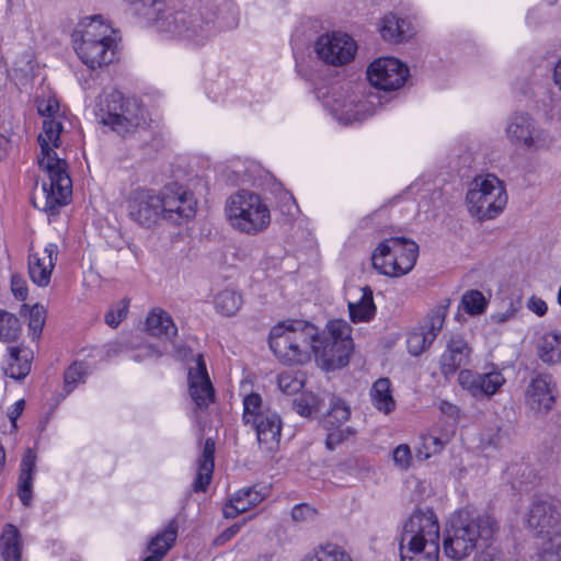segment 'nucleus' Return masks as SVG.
<instances>
[{
	"label": "nucleus",
	"mask_w": 561,
	"mask_h": 561,
	"mask_svg": "<svg viewBox=\"0 0 561 561\" xmlns=\"http://www.w3.org/2000/svg\"><path fill=\"white\" fill-rule=\"evenodd\" d=\"M38 114L44 118L43 131L38 135L41 156L39 167L47 173L48 182L42 185L45 195L44 209L50 214L59 211L60 207L70 202L72 194V181L68 174V164L55 152L59 147L61 122L56 117L59 111L58 101L54 98L37 100Z\"/></svg>",
	"instance_id": "obj_1"
},
{
	"label": "nucleus",
	"mask_w": 561,
	"mask_h": 561,
	"mask_svg": "<svg viewBox=\"0 0 561 561\" xmlns=\"http://www.w3.org/2000/svg\"><path fill=\"white\" fill-rule=\"evenodd\" d=\"M131 11L169 39L199 47L216 33L213 19L198 9L168 4L164 0H133Z\"/></svg>",
	"instance_id": "obj_2"
},
{
	"label": "nucleus",
	"mask_w": 561,
	"mask_h": 561,
	"mask_svg": "<svg viewBox=\"0 0 561 561\" xmlns=\"http://www.w3.org/2000/svg\"><path fill=\"white\" fill-rule=\"evenodd\" d=\"M128 217L144 228L161 221L181 225L196 214L197 202L190 191L179 184L164 186L158 194L137 187L125 199Z\"/></svg>",
	"instance_id": "obj_3"
},
{
	"label": "nucleus",
	"mask_w": 561,
	"mask_h": 561,
	"mask_svg": "<svg viewBox=\"0 0 561 561\" xmlns=\"http://www.w3.org/2000/svg\"><path fill=\"white\" fill-rule=\"evenodd\" d=\"M73 48L90 69L113 62L117 54V34L100 15L87 16L71 34Z\"/></svg>",
	"instance_id": "obj_4"
},
{
	"label": "nucleus",
	"mask_w": 561,
	"mask_h": 561,
	"mask_svg": "<svg viewBox=\"0 0 561 561\" xmlns=\"http://www.w3.org/2000/svg\"><path fill=\"white\" fill-rule=\"evenodd\" d=\"M496 530V520L489 514L460 511L450 519L443 542L444 552L453 560H462L478 547L486 546Z\"/></svg>",
	"instance_id": "obj_5"
},
{
	"label": "nucleus",
	"mask_w": 561,
	"mask_h": 561,
	"mask_svg": "<svg viewBox=\"0 0 561 561\" xmlns=\"http://www.w3.org/2000/svg\"><path fill=\"white\" fill-rule=\"evenodd\" d=\"M317 327L304 320H285L271 329L268 345L276 358L287 365H304L311 359Z\"/></svg>",
	"instance_id": "obj_6"
},
{
	"label": "nucleus",
	"mask_w": 561,
	"mask_h": 561,
	"mask_svg": "<svg viewBox=\"0 0 561 561\" xmlns=\"http://www.w3.org/2000/svg\"><path fill=\"white\" fill-rule=\"evenodd\" d=\"M351 327L344 320H331L325 329L312 339L311 356L325 370L342 368L348 364L353 351Z\"/></svg>",
	"instance_id": "obj_7"
},
{
	"label": "nucleus",
	"mask_w": 561,
	"mask_h": 561,
	"mask_svg": "<svg viewBox=\"0 0 561 561\" xmlns=\"http://www.w3.org/2000/svg\"><path fill=\"white\" fill-rule=\"evenodd\" d=\"M98 117L103 125L125 135L145 124L146 111L135 98L124 95L113 89L99 96Z\"/></svg>",
	"instance_id": "obj_8"
},
{
	"label": "nucleus",
	"mask_w": 561,
	"mask_h": 561,
	"mask_svg": "<svg viewBox=\"0 0 561 561\" xmlns=\"http://www.w3.org/2000/svg\"><path fill=\"white\" fill-rule=\"evenodd\" d=\"M226 214L232 228L250 236L264 231L271 224V211L266 203L259 194L247 190L228 198Z\"/></svg>",
	"instance_id": "obj_9"
},
{
	"label": "nucleus",
	"mask_w": 561,
	"mask_h": 561,
	"mask_svg": "<svg viewBox=\"0 0 561 561\" xmlns=\"http://www.w3.org/2000/svg\"><path fill=\"white\" fill-rule=\"evenodd\" d=\"M242 420L255 431L259 447L263 453L270 456L278 449L282 434L280 416L263 404L259 393L252 392L244 397Z\"/></svg>",
	"instance_id": "obj_10"
},
{
	"label": "nucleus",
	"mask_w": 561,
	"mask_h": 561,
	"mask_svg": "<svg viewBox=\"0 0 561 561\" xmlns=\"http://www.w3.org/2000/svg\"><path fill=\"white\" fill-rule=\"evenodd\" d=\"M504 183L493 174L474 178L466 195L469 213L480 220L499 216L507 204Z\"/></svg>",
	"instance_id": "obj_11"
},
{
	"label": "nucleus",
	"mask_w": 561,
	"mask_h": 561,
	"mask_svg": "<svg viewBox=\"0 0 561 561\" xmlns=\"http://www.w3.org/2000/svg\"><path fill=\"white\" fill-rule=\"evenodd\" d=\"M419 245L407 238L393 237L378 244L371 255L374 268L382 275L400 277L415 265Z\"/></svg>",
	"instance_id": "obj_12"
},
{
	"label": "nucleus",
	"mask_w": 561,
	"mask_h": 561,
	"mask_svg": "<svg viewBox=\"0 0 561 561\" xmlns=\"http://www.w3.org/2000/svg\"><path fill=\"white\" fill-rule=\"evenodd\" d=\"M505 135L511 145L530 152L548 150L554 141L547 129L524 112H516L508 117Z\"/></svg>",
	"instance_id": "obj_13"
},
{
	"label": "nucleus",
	"mask_w": 561,
	"mask_h": 561,
	"mask_svg": "<svg viewBox=\"0 0 561 561\" xmlns=\"http://www.w3.org/2000/svg\"><path fill=\"white\" fill-rule=\"evenodd\" d=\"M400 543L439 546V524L433 511H415L404 523Z\"/></svg>",
	"instance_id": "obj_14"
},
{
	"label": "nucleus",
	"mask_w": 561,
	"mask_h": 561,
	"mask_svg": "<svg viewBox=\"0 0 561 561\" xmlns=\"http://www.w3.org/2000/svg\"><path fill=\"white\" fill-rule=\"evenodd\" d=\"M357 50L355 41L347 34L334 32L321 35L316 42V53L325 64L342 66L350 62Z\"/></svg>",
	"instance_id": "obj_15"
},
{
	"label": "nucleus",
	"mask_w": 561,
	"mask_h": 561,
	"mask_svg": "<svg viewBox=\"0 0 561 561\" xmlns=\"http://www.w3.org/2000/svg\"><path fill=\"white\" fill-rule=\"evenodd\" d=\"M408 76V67L391 57L375 60L367 70V78L371 85L385 91L400 89L407 81Z\"/></svg>",
	"instance_id": "obj_16"
},
{
	"label": "nucleus",
	"mask_w": 561,
	"mask_h": 561,
	"mask_svg": "<svg viewBox=\"0 0 561 561\" xmlns=\"http://www.w3.org/2000/svg\"><path fill=\"white\" fill-rule=\"evenodd\" d=\"M460 387L476 399L494 396L505 383L503 374L495 367L489 371L462 369L458 374Z\"/></svg>",
	"instance_id": "obj_17"
},
{
	"label": "nucleus",
	"mask_w": 561,
	"mask_h": 561,
	"mask_svg": "<svg viewBox=\"0 0 561 561\" xmlns=\"http://www.w3.org/2000/svg\"><path fill=\"white\" fill-rule=\"evenodd\" d=\"M560 502L553 497L536 499L529 510L528 526L537 530L538 537L550 535L560 522Z\"/></svg>",
	"instance_id": "obj_18"
},
{
	"label": "nucleus",
	"mask_w": 561,
	"mask_h": 561,
	"mask_svg": "<svg viewBox=\"0 0 561 561\" xmlns=\"http://www.w3.org/2000/svg\"><path fill=\"white\" fill-rule=\"evenodd\" d=\"M557 393L556 383L549 374L533 377L525 391V404L535 413H547L552 409Z\"/></svg>",
	"instance_id": "obj_19"
},
{
	"label": "nucleus",
	"mask_w": 561,
	"mask_h": 561,
	"mask_svg": "<svg viewBox=\"0 0 561 561\" xmlns=\"http://www.w3.org/2000/svg\"><path fill=\"white\" fill-rule=\"evenodd\" d=\"M58 257V247L48 243L42 253H30L27 265L31 280L39 287L48 286Z\"/></svg>",
	"instance_id": "obj_20"
},
{
	"label": "nucleus",
	"mask_w": 561,
	"mask_h": 561,
	"mask_svg": "<svg viewBox=\"0 0 561 561\" xmlns=\"http://www.w3.org/2000/svg\"><path fill=\"white\" fill-rule=\"evenodd\" d=\"M188 389L192 400L199 408L207 407L214 399V387L202 355L188 370Z\"/></svg>",
	"instance_id": "obj_21"
},
{
	"label": "nucleus",
	"mask_w": 561,
	"mask_h": 561,
	"mask_svg": "<svg viewBox=\"0 0 561 561\" xmlns=\"http://www.w3.org/2000/svg\"><path fill=\"white\" fill-rule=\"evenodd\" d=\"M471 347L468 342L458 334L450 336L446 350L440 356V373L445 378L453 376L462 365L469 362Z\"/></svg>",
	"instance_id": "obj_22"
},
{
	"label": "nucleus",
	"mask_w": 561,
	"mask_h": 561,
	"mask_svg": "<svg viewBox=\"0 0 561 561\" xmlns=\"http://www.w3.org/2000/svg\"><path fill=\"white\" fill-rule=\"evenodd\" d=\"M266 496L265 488L250 486L237 491L224 506V515L227 518H234L260 504Z\"/></svg>",
	"instance_id": "obj_23"
},
{
	"label": "nucleus",
	"mask_w": 561,
	"mask_h": 561,
	"mask_svg": "<svg viewBox=\"0 0 561 561\" xmlns=\"http://www.w3.org/2000/svg\"><path fill=\"white\" fill-rule=\"evenodd\" d=\"M32 359L31 350L21 346L9 347L3 366L4 374L15 380L24 379L31 371Z\"/></svg>",
	"instance_id": "obj_24"
},
{
	"label": "nucleus",
	"mask_w": 561,
	"mask_h": 561,
	"mask_svg": "<svg viewBox=\"0 0 561 561\" xmlns=\"http://www.w3.org/2000/svg\"><path fill=\"white\" fill-rule=\"evenodd\" d=\"M215 442L207 438L197 459V471L193 482L194 492H205L214 472Z\"/></svg>",
	"instance_id": "obj_25"
},
{
	"label": "nucleus",
	"mask_w": 561,
	"mask_h": 561,
	"mask_svg": "<svg viewBox=\"0 0 561 561\" xmlns=\"http://www.w3.org/2000/svg\"><path fill=\"white\" fill-rule=\"evenodd\" d=\"M35 465L36 455L31 448H27L21 461L18 485V495L24 506H30L32 502Z\"/></svg>",
	"instance_id": "obj_26"
},
{
	"label": "nucleus",
	"mask_w": 561,
	"mask_h": 561,
	"mask_svg": "<svg viewBox=\"0 0 561 561\" xmlns=\"http://www.w3.org/2000/svg\"><path fill=\"white\" fill-rule=\"evenodd\" d=\"M147 331L159 337L171 340L178 333V328L174 324L171 316L161 308H153L146 319Z\"/></svg>",
	"instance_id": "obj_27"
},
{
	"label": "nucleus",
	"mask_w": 561,
	"mask_h": 561,
	"mask_svg": "<svg viewBox=\"0 0 561 561\" xmlns=\"http://www.w3.org/2000/svg\"><path fill=\"white\" fill-rule=\"evenodd\" d=\"M179 524L175 518L169 520L168 525L148 542L147 550L150 557H157L160 561L174 545L178 537Z\"/></svg>",
	"instance_id": "obj_28"
},
{
	"label": "nucleus",
	"mask_w": 561,
	"mask_h": 561,
	"mask_svg": "<svg viewBox=\"0 0 561 561\" xmlns=\"http://www.w3.org/2000/svg\"><path fill=\"white\" fill-rule=\"evenodd\" d=\"M22 539L19 529L7 524L0 536V554L4 561H21L22 558Z\"/></svg>",
	"instance_id": "obj_29"
},
{
	"label": "nucleus",
	"mask_w": 561,
	"mask_h": 561,
	"mask_svg": "<svg viewBox=\"0 0 561 561\" xmlns=\"http://www.w3.org/2000/svg\"><path fill=\"white\" fill-rule=\"evenodd\" d=\"M360 298L355 301H348L350 318L353 322H368L376 312V306L373 299V290L365 286L360 288Z\"/></svg>",
	"instance_id": "obj_30"
},
{
	"label": "nucleus",
	"mask_w": 561,
	"mask_h": 561,
	"mask_svg": "<svg viewBox=\"0 0 561 561\" xmlns=\"http://www.w3.org/2000/svg\"><path fill=\"white\" fill-rule=\"evenodd\" d=\"M370 398L373 405L385 414H389L396 409L389 378H379L374 382L370 389Z\"/></svg>",
	"instance_id": "obj_31"
},
{
	"label": "nucleus",
	"mask_w": 561,
	"mask_h": 561,
	"mask_svg": "<svg viewBox=\"0 0 561 561\" xmlns=\"http://www.w3.org/2000/svg\"><path fill=\"white\" fill-rule=\"evenodd\" d=\"M380 34L385 41L399 43L408 39L410 34V23L394 14H387L380 25Z\"/></svg>",
	"instance_id": "obj_32"
},
{
	"label": "nucleus",
	"mask_w": 561,
	"mask_h": 561,
	"mask_svg": "<svg viewBox=\"0 0 561 561\" xmlns=\"http://www.w3.org/2000/svg\"><path fill=\"white\" fill-rule=\"evenodd\" d=\"M450 300L443 299L435 307H433L425 316L420 329L426 334H433V341L436 340L437 335L442 331L445 319L448 313Z\"/></svg>",
	"instance_id": "obj_33"
},
{
	"label": "nucleus",
	"mask_w": 561,
	"mask_h": 561,
	"mask_svg": "<svg viewBox=\"0 0 561 561\" xmlns=\"http://www.w3.org/2000/svg\"><path fill=\"white\" fill-rule=\"evenodd\" d=\"M538 350L542 362L548 364L561 362V332L546 333L540 340Z\"/></svg>",
	"instance_id": "obj_34"
},
{
	"label": "nucleus",
	"mask_w": 561,
	"mask_h": 561,
	"mask_svg": "<svg viewBox=\"0 0 561 561\" xmlns=\"http://www.w3.org/2000/svg\"><path fill=\"white\" fill-rule=\"evenodd\" d=\"M439 546L400 543L401 561H438Z\"/></svg>",
	"instance_id": "obj_35"
},
{
	"label": "nucleus",
	"mask_w": 561,
	"mask_h": 561,
	"mask_svg": "<svg viewBox=\"0 0 561 561\" xmlns=\"http://www.w3.org/2000/svg\"><path fill=\"white\" fill-rule=\"evenodd\" d=\"M302 561H353L348 552L335 543L320 545L305 556Z\"/></svg>",
	"instance_id": "obj_36"
},
{
	"label": "nucleus",
	"mask_w": 561,
	"mask_h": 561,
	"mask_svg": "<svg viewBox=\"0 0 561 561\" xmlns=\"http://www.w3.org/2000/svg\"><path fill=\"white\" fill-rule=\"evenodd\" d=\"M242 302L241 295L232 289L221 290L214 300L216 310L225 317L234 316L240 310Z\"/></svg>",
	"instance_id": "obj_37"
},
{
	"label": "nucleus",
	"mask_w": 561,
	"mask_h": 561,
	"mask_svg": "<svg viewBox=\"0 0 561 561\" xmlns=\"http://www.w3.org/2000/svg\"><path fill=\"white\" fill-rule=\"evenodd\" d=\"M447 443V437L442 438L432 433L423 434L420 436V443L416 448V457L420 460H426L431 456L440 453Z\"/></svg>",
	"instance_id": "obj_38"
},
{
	"label": "nucleus",
	"mask_w": 561,
	"mask_h": 561,
	"mask_svg": "<svg viewBox=\"0 0 561 561\" xmlns=\"http://www.w3.org/2000/svg\"><path fill=\"white\" fill-rule=\"evenodd\" d=\"M22 332L19 318L8 311L0 310V341L4 343L14 342Z\"/></svg>",
	"instance_id": "obj_39"
},
{
	"label": "nucleus",
	"mask_w": 561,
	"mask_h": 561,
	"mask_svg": "<svg viewBox=\"0 0 561 561\" xmlns=\"http://www.w3.org/2000/svg\"><path fill=\"white\" fill-rule=\"evenodd\" d=\"M351 416V409L346 402L335 396H331L330 411L324 420L325 426H341Z\"/></svg>",
	"instance_id": "obj_40"
},
{
	"label": "nucleus",
	"mask_w": 561,
	"mask_h": 561,
	"mask_svg": "<svg viewBox=\"0 0 561 561\" xmlns=\"http://www.w3.org/2000/svg\"><path fill=\"white\" fill-rule=\"evenodd\" d=\"M540 557L542 561H561V533L551 531L541 537Z\"/></svg>",
	"instance_id": "obj_41"
},
{
	"label": "nucleus",
	"mask_w": 561,
	"mask_h": 561,
	"mask_svg": "<svg viewBox=\"0 0 561 561\" xmlns=\"http://www.w3.org/2000/svg\"><path fill=\"white\" fill-rule=\"evenodd\" d=\"M279 390L286 394L299 392L305 386V379L301 374L283 371L277 377Z\"/></svg>",
	"instance_id": "obj_42"
},
{
	"label": "nucleus",
	"mask_w": 561,
	"mask_h": 561,
	"mask_svg": "<svg viewBox=\"0 0 561 561\" xmlns=\"http://www.w3.org/2000/svg\"><path fill=\"white\" fill-rule=\"evenodd\" d=\"M461 305L467 313L476 316L485 310L486 300L481 291L469 290L463 294Z\"/></svg>",
	"instance_id": "obj_43"
},
{
	"label": "nucleus",
	"mask_w": 561,
	"mask_h": 561,
	"mask_svg": "<svg viewBox=\"0 0 561 561\" xmlns=\"http://www.w3.org/2000/svg\"><path fill=\"white\" fill-rule=\"evenodd\" d=\"M433 334H426L421 329L411 332L407 340L409 353L417 356L433 344Z\"/></svg>",
	"instance_id": "obj_44"
},
{
	"label": "nucleus",
	"mask_w": 561,
	"mask_h": 561,
	"mask_svg": "<svg viewBox=\"0 0 561 561\" xmlns=\"http://www.w3.org/2000/svg\"><path fill=\"white\" fill-rule=\"evenodd\" d=\"M85 375L87 366L83 363L75 362L70 365L64 375L66 392L70 393L80 381H83Z\"/></svg>",
	"instance_id": "obj_45"
},
{
	"label": "nucleus",
	"mask_w": 561,
	"mask_h": 561,
	"mask_svg": "<svg viewBox=\"0 0 561 561\" xmlns=\"http://www.w3.org/2000/svg\"><path fill=\"white\" fill-rule=\"evenodd\" d=\"M364 107L365 104H355L352 100L347 104L345 103L342 107H335L334 111L340 121H343L345 124H351L364 118V115L362 114V110Z\"/></svg>",
	"instance_id": "obj_46"
},
{
	"label": "nucleus",
	"mask_w": 561,
	"mask_h": 561,
	"mask_svg": "<svg viewBox=\"0 0 561 561\" xmlns=\"http://www.w3.org/2000/svg\"><path fill=\"white\" fill-rule=\"evenodd\" d=\"M329 433L325 438V446L329 450H334L337 446H340L345 440L350 439L355 435V431L347 426H333V428H328Z\"/></svg>",
	"instance_id": "obj_47"
},
{
	"label": "nucleus",
	"mask_w": 561,
	"mask_h": 561,
	"mask_svg": "<svg viewBox=\"0 0 561 561\" xmlns=\"http://www.w3.org/2000/svg\"><path fill=\"white\" fill-rule=\"evenodd\" d=\"M319 400L316 396L308 393L302 394L293 402V409L300 416L308 417L313 411L318 410Z\"/></svg>",
	"instance_id": "obj_48"
},
{
	"label": "nucleus",
	"mask_w": 561,
	"mask_h": 561,
	"mask_svg": "<svg viewBox=\"0 0 561 561\" xmlns=\"http://www.w3.org/2000/svg\"><path fill=\"white\" fill-rule=\"evenodd\" d=\"M46 320V310L43 306L35 305L30 310L28 318V330L32 339H36L41 335Z\"/></svg>",
	"instance_id": "obj_49"
},
{
	"label": "nucleus",
	"mask_w": 561,
	"mask_h": 561,
	"mask_svg": "<svg viewBox=\"0 0 561 561\" xmlns=\"http://www.w3.org/2000/svg\"><path fill=\"white\" fill-rule=\"evenodd\" d=\"M129 300L123 299L119 304L108 310L105 314V322L111 328H116L128 313Z\"/></svg>",
	"instance_id": "obj_50"
},
{
	"label": "nucleus",
	"mask_w": 561,
	"mask_h": 561,
	"mask_svg": "<svg viewBox=\"0 0 561 561\" xmlns=\"http://www.w3.org/2000/svg\"><path fill=\"white\" fill-rule=\"evenodd\" d=\"M392 459L397 467L407 470L412 461L411 449L407 444L397 446L392 453Z\"/></svg>",
	"instance_id": "obj_51"
},
{
	"label": "nucleus",
	"mask_w": 561,
	"mask_h": 561,
	"mask_svg": "<svg viewBox=\"0 0 561 561\" xmlns=\"http://www.w3.org/2000/svg\"><path fill=\"white\" fill-rule=\"evenodd\" d=\"M317 511L306 503L297 504L291 510V518L297 523L313 520Z\"/></svg>",
	"instance_id": "obj_52"
},
{
	"label": "nucleus",
	"mask_w": 561,
	"mask_h": 561,
	"mask_svg": "<svg viewBox=\"0 0 561 561\" xmlns=\"http://www.w3.org/2000/svg\"><path fill=\"white\" fill-rule=\"evenodd\" d=\"M162 355V352L151 344H146L140 346L136 353L133 355V358L137 362H141L145 359L158 358Z\"/></svg>",
	"instance_id": "obj_53"
},
{
	"label": "nucleus",
	"mask_w": 561,
	"mask_h": 561,
	"mask_svg": "<svg viewBox=\"0 0 561 561\" xmlns=\"http://www.w3.org/2000/svg\"><path fill=\"white\" fill-rule=\"evenodd\" d=\"M11 290L13 296L19 300H25L27 297V287L25 280L20 275H12Z\"/></svg>",
	"instance_id": "obj_54"
},
{
	"label": "nucleus",
	"mask_w": 561,
	"mask_h": 561,
	"mask_svg": "<svg viewBox=\"0 0 561 561\" xmlns=\"http://www.w3.org/2000/svg\"><path fill=\"white\" fill-rule=\"evenodd\" d=\"M527 308L538 317H542L547 313L548 306L545 300L536 296H531L527 301Z\"/></svg>",
	"instance_id": "obj_55"
},
{
	"label": "nucleus",
	"mask_w": 561,
	"mask_h": 561,
	"mask_svg": "<svg viewBox=\"0 0 561 561\" xmlns=\"http://www.w3.org/2000/svg\"><path fill=\"white\" fill-rule=\"evenodd\" d=\"M438 409L440 412L449 417L457 419L459 415V409L457 405L448 402L446 400H442L438 403Z\"/></svg>",
	"instance_id": "obj_56"
},
{
	"label": "nucleus",
	"mask_w": 561,
	"mask_h": 561,
	"mask_svg": "<svg viewBox=\"0 0 561 561\" xmlns=\"http://www.w3.org/2000/svg\"><path fill=\"white\" fill-rule=\"evenodd\" d=\"M25 401L23 399L18 400L9 410L8 417L10 419L13 426H15L16 420L24 410Z\"/></svg>",
	"instance_id": "obj_57"
},
{
	"label": "nucleus",
	"mask_w": 561,
	"mask_h": 561,
	"mask_svg": "<svg viewBox=\"0 0 561 561\" xmlns=\"http://www.w3.org/2000/svg\"><path fill=\"white\" fill-rule=\"evenodd\" d=\"M472 561H506L505 558L495 551H482L474 556Z\"/></svg>",
	"instance_id": "obj_58"
},
{
	"label": "nucleus",
	"mask_w": 561,
	"mask_h": 561,
	"mask_svg": "<svg viewBox=\"0 0 561 561\" xmlns=\"http://www.w3.org/2000/svg\"><path fill=\"white\" fill-rule=\"evenodd\" d=\"M240 530L239 525H232L231 527L225 529L221 535L217 538V541L220 543L226 542L230 540L232 537H234Z\"/></svg>",
	"instance_id": "obj_59"
},
{
	"label": "nucleus",
	"mask_w": 561,
	"mask_h": 561,
	"mask_svg": "<svg viewBox=\"0 0 561 561\" xmlns=\"http://www.w3.org/2000/svg\"><path fill=\"white\" fill-rule=\"evenodd\" d=\"M553 79H554L556 84L561 90V58L559 59V61L554 66Z\"/></svg>",
	"instance_id": "obj_60"
},
{
	"label": "nucleus",
	"mask_w": 561,
	"mask_h": 561,
	"mask_svg": "<svg viewBox=\"0 0 561 561\" xmlns=\"http://www.w3.org/2000/svg\"><path fill=\"white\" fill-rule=\"evenodd\" d=\"M392 257H393L392 255H391V256H390V255H386V256L383 257V263H385V264H387V263H388V264H391V263H392L391 261H393V259H392Z\"/></svg>",
	"instance_id": "obj_61"
},
{
	"label": "nucleus",
	"mask_w": 561,
	"mask_h": 561,
	"mask_svg": "<svg viewBox=\"0 0 561 561\" xmlns=\"http://www.w3.org/2000/svg\"><path fill=\"white\" fill-rule=\"evenodd\" d=\"M557 301L561 306V285H560V288L558 290Z\"/></svg>",
	"instance_id": "obj_62"
},
{
	"label": "nucleus",
	"mask_w": 561,
	"mask_h": 561,
	"mask_svg": "<svg viewBox=\"0 0 561 561\" xmlns=\"http://www.w3.org/2000/svg\"><path fill=\"white\" fill-rule=\"evenodd\" d=\"M491 445L497 446V442L490 439L489 442Z\"/></svg>",
	"instance_id": "obj_63"
}]
</instances>
